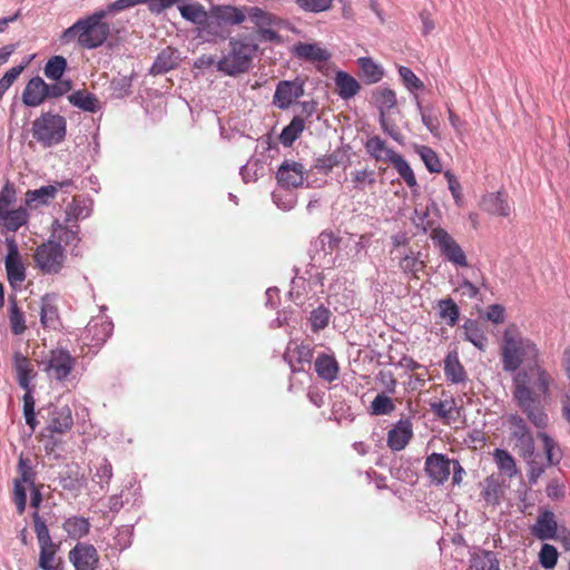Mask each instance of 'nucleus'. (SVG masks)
Listing matches in <instances>:
<instances>
[{
	"label": "nucleus",
	"mask_w": 570,
	"mask_h": 570,
	"mask_svg": "<svg viewBox=\"0 0 570 570\" xmlns=\"http://www.w3.org/2000/svg\"><path fill=\"white\" fill-rule=\"evenodd\" d=\"M539 350L529 338L521 335L517 325H509L502 336L501 363L507 373H514L512 397L520 411L537 429L544 430L549 416L541 396H550L553 377L537 364Z\"/></svg>",
	"instance_id": "f257e3e1"
},
{
	"label": "nucleus",
	"mask_w": 570,
	"mask_h": 570,
	"mask_svg": "<svg viewBox=\"0 0 570 570\" xmlns=\"http://www.w3.org/2000/svg\"><path fill=\"white\" fill-rule=\"evenodd\" d=\"M259 45L253 35L239 33L228 38V45L216 68L228 77L247 73L258 57Z\"/></svg>",
	"instance_id": "f03ea898"
},
{
	"label": "nucleus",
	"mask_w": 570,
	"mask_h": 570,
	"mask_svg": "<svg viewBox=\"0 0 570 570\" xmlns=\"http://www.w3.org/2000/svg\"><path fill=\"white\" fill-rule=\"evenodd\" d=\"M105 13L100 10L78 19L72 26L62 31L60 41L63 45L77 41L83 49L101 47L110 35V26L105 22Z\"/></svg>",
	"instance_id": "7ed1b4c3"
},
{
	"label": "nucleus",
	"mask_w": 570,
	"mask_h": 570,
	"mask_svg": "<svg viewBox=\"0 0 570 570\" xmlns=\"http://www.w3.org/2000/svg\"><path fill=\"white\" fill-rule=\"evenodd\" d=\"M246 18H248L253 23L257 37L256 40L259 42L282 45L284 40L278 30H294V28H291V22L288 20L283 19L282 17L261 7H246Z\"/></svg>",
	"instance_id": "20e7f679"
},
{
	"label": "nucleus",
	"mask_w": 570,
	"mask_h": 570,
	"mask_svg": "<svg viewBox=\"0 0 570 570\" xmlns=\"http://www.w3.org/2000/svg\"><path fill=\"white\" fill-rule=\"evenodd\" d=\"M31 134L43 148L57 146L66 138L67 120L52 111L42 112L32 121Z\"/></svg>",
	"instance_id": "39448f33"
},
{
	"label": "nucleus",
	"mask_w": 570,
	"mask_h": 570,
	"mask_svg": "<svg viewBox=\"0 0 570 570\" xmlns=\"http://www.w3.org/2000/svg\"><path fill=\"white\" fill-rule=\"evenodd\" d=\"M33 258L36 266L43 274L55 275L63 268L66 253L61 244L48 240L37 247Z\"/></svg>",
	"instance_id": "423d86ee"
},
{
	"label": "nucleus",
	"mask_w": 570,
	"mask_h": 570,
	"mask_svg": "<svg viewBox=\"0 0 570 570\" xmlns=\"http://www.w3.org/2000/svg\"><path fill=\"white\" fill-rule=\"evenodd\" d=\"M75 364L76 357L63 347L51 350L49 354L40 361V365L48 377L59 382L65 381L69 376Z\"/></svg>",
	"instance_id": "0eeeda50"
},
{
	"label": "nucleus",
	"mask_w": 570,
	"mask_h": 570,
	"mask_svg": "<svg viewBox=\"0 0 570 570\" xmlns=\"http://www.w3.org/2000/svg\"><path fill=\"white\" fill-rule=\"evenodd\" d=\"M510 430L511 439L514 441V446L523 459H530L534 455V438L528 426L527 420L519 414H510L507 419Z\"/></svg>",
	"instance_id": "6e6552de"
},
{
	"label": "nucleus",
	"mask_w": 570,
	"mask_h": 570,
	"mask_svg": "<svg viewBox=\"0 0 570 570\" xmlns=\"http://www.w3.org/2000/svg\"><path fill=\"white\" fill-rule=\"evenodd\" d=\"M431 239L440 249L445 261L455 266L464 267L468 265L466 256L455 239L443 228L438 227L431 232Z\"/></svg>",
	"instance_id": "1a4fd4ad"
},
{
	"label": "nucleus",
	"mask_w": 570,
	"mask_h": 570,
	"mask_svg": "<svg viewBox=\"0 0 570 570\" xmlns=\"http://www.w3.org/2000/svg\"><path fill=\"white\" fill-rule=\"evenodd\" d=\"M75 184L72 179L55 180L50 185L41 186L37 189H29L26 193L24 204L30 208H39L48 206L56 198L59 190L68 193L70 188H73Z\"/></svg>",
	"instance_id": "9d476101"
},
{
	"label": "nucleus",
	"mask_w": 570,
	"mask_h": 570,
	"mask_svg": "<svg viewBox=\"0 0 570 570\" xmlns=\"http://www.w3.org/2000/svg\"><path fill=\"white\" fill-rule=\"evenodd\" d=\"M7 255L4 257V267L9 284L16 288L26 281V266L22 262L14 237L6 238Z\"/></svg>",
	"instance_id": "9b49d317"
},
{
	"label": "nucleus",
	"mask_w": 570,
	"mask_h": 570,
	"mask_svg": "<svg viewBox=\"0 0 570 570\" xmlns=\"http://www.w3.org/2000/svg\"><path fill=\"white\" fill-rule=\"evenodd\" d=\"M68 559L76 570H97L100 558L92 544L77 542L69 551Z\"/></svg>",
	"instance_id": "f8f14e48"
},
{
	"label": "nucleus",
	"mask_w": 570,
	"mask_h": 570,
	"mask_svg": "<svg viewBox=\"0 0 570 570\" xmlns=\"http://www.w3.org/2000/svg\"><path fill=\"white\" fill-rule=\"evenodd\" d=\"M452 460L443 454L433 452L428 455L424 463V471L432 483L444 484L451 474Z\"/></svg>",
	"instance_id": "ddd939ff"
},
{
	"label": "nucleus",
	"mask_w": 570,
	"mask_h": 570,
	"mask_svg": "<svg viewBox=\"0 0 570 570\" xmlns=\"http://www.w3.org/2000/svg\"><path fill=\"white\" fill-rule=\"evenodd\" d=\"M229 30L222 24L215 13L209 10L206 19L197 27V38L203 42L217 43L229 38Z\"/></svg>",
	"instance_id": "4468645a"
},
{
	"label": "nucleus",
	"mask_w": 570,
	"mask_h": 570,
	"mask_svg": "<svg viewBox=\"0 0 570 570\" xmlns=\"http://www.w3.org/2000/svg\"><path fill=\"white\" fill-rule=\"evenodd\" d=\"M304 95V82L296 79L294 81L282 80L277 83L273 104L279 109H287L295 99L301 98Z\"/></svg>",
	"instance_id": "2eb2a0df"
},
{
	"label": "nucleus",
	"mask_w": 570,
	"mask_h": 570,
	"mask_svg": "<svg viewBox=\"0 0 570 570\" xmlns=\"http://www.w3.org/2000/svg\"><path fill=\"white\" fill-rule=\"evenodd\" d=\"M45 411L48 413V416H50L48 429L51 432L62 434L72 428L73 419L71 409L68 405L61 407L50 405L47 409H42L39 411L42 417H45Z\"/></svg>",
	"instance_id": "dca6fc26"
},
{
	"label": "nucleus",
	"mask_w": 570,
	"mask_h": 570,
	"mask_svg": "<svg viewBox=\"0 0 570 570\" xmlns=\"http://www.w3.org/2000/svg\"><path fill=\"white\" fill-rule=\"evenodd\" d=\"M530 531L532 535L542 541L560 540L556 515L550 510H544L539 513L535 523L530 528Z\"/></svg>",
	"instance_id": "f3484780"
},
{
	"label": "nucleus",
	"mask_w": 570,
	"mask_h": 570,
	"mask_svg": "<svg viewBox=\"0 0 570 570\" xmlns=\"http://www.w3.org/2000/svg\"><path fill=\"white\" fill-rule=\"evenodd\" d=\"M114 324L111 321L98 318L91 320L82 334V340L86 344L94 347L101 346L111 335Z\"/></svg>",
	"instance_id": "a211bd4d"
},
{
	"label": "nucleus",
	"mask_w": 570,
	"mask_h": 570,
	"mask_svg": "<svg viewBox=\"0 0 570 570\" xmlns=\"http://www.w3.org/2000/svg\"><path fill=\"white\" fill-rule=\"evenodd\" d=\"M413 438V424L411 419L399 420L387 433V446L392 451H402Z\"/></svg>",
	"instance_id": "6ab92c4d"
},
{
	"label": "nucleus",
	"mask_w": 570,
	"mask_h": 570,
	"mask_svg": "<svg viewBox=\"0 0 570 570\" xmlns=\"http://www.w3.org/2000/svg\"><path fill=\"white\" fill-rule=\"evenodd\" d=\"M276 178L283 188H297L304 181V166L297 161L285 160L279 166Z\"/></svg>",
	"instance_id": "aec40b11"
},
{
	"label": "nucleus",
	"mask_w": 570,
	"mask_h": 570,
	"mask_svg": "<svg viewBox=\"0 0 570 570\" xmlns=\"http://www.w3.org/2000/svg\"><path fill=\"white\" fill-rule=\"evenodd\" d=\"M291 51L294 57L308 62H326L331 58V53L317 42H297Z\"/></svg>",
	"instance_id": "412c9836"
},
{
	"label": "nucleus",
	"mask_w": 570,
	"mask_h": 570,
	"mask_svg": "<svg viewBox=\"0 0 570 570\" xmlns=\"http://www.w3.org/2000/svg\"><path fill=\"white\" fill-rule=\"evenodd\" d=\"M47 83L39 76L31 78L22 92V102L28 107H38L47 98L48 92L46 91Z\"/></svg>",
	"instance_id": "4be33fe9"
},
{
	"label": "nucleus",
	"mask_w": 570,
	"mask_h": 570,
	"mask_svg": "<svg viewBox=\"0 0 570 570\" xmlns=\"http://www.w3.org/2000/svg\"><path fill=\"white\" fill-rule=\"evenodd\" d=\"M210 10L226 28L227 26H239L246 20V6L239 8L232 4H219L212 7Z\"/></svg>",
	"instance_id": "5701e85b"
},
{
	"label": "nucleus",
	"mask_w": 570,
	"mask_h": 570,
	"mask_svg": "<svg viewBox=\"0 0 570 570\" xmlns=\"http://www.w3.org/2000/svg\"><path fill=\"white\" fill-rule=\"evenodd\" d=\"M179 61L180 58L178 50L171 47H167L157 55L153 66L149 69V73L153 76L165 75L168 71L176 69L179 65Z\"/></svg>",
	"instance_id": "b1692460"
},
{
	"label": "nucleus",
	"mask_w": 570,
	"mask_h": 570,
	"mask_svg": "<svg viewBox=\"0 0 570 570\" xmlns=\"http://www.w3.org/2000/svg\"><path fill=\"white\" fill-rule=\"evenodd\" d=\"M92 199L85 196H75L66 207V223L77 224L79 220L86 219L91 215Z\"/></svg>",
	"instance_id": "393cba45"
},
{
	"label": "nucleus",
	"mask_w": 570,
	"mask_h": 570,
	"mask_svg": "<svg viewBox=\"0 0 570 570\" xmlns=\"http://www.w3.org/2000/svg\"><path fill=\"white\" fill-rule=\"evenodd\" d=\"M481 207L483 210L508 217L511 213V207L508 202V195L502 191L490 193L482 198Z\"/></svg>",
	"instance_id": "a878e982"
},
{
	"label": "nucleus",
	"mask_w": 570,
	"mask_h": 570,
	"mask_svg": "<svg viewBox=\"0 0 570 570\" xmlns=\"http://www.w3.org/2000/svg\"><path fill=\"white\" fill-rule=\"evenodd\" d=\"M29 222V213L26 207L6 210L0 214V225L8 232L16 233Z\"/></svg>",
	"instance_id": "bb28decb"
},
{
	"label": "nucleus",
	"mask_w": 570,
	"mask_h": 570,
	"mask_svg": "<svg viewBox=\"0 0 570 570\" xmlns=\"http://www.w3.org/2000/svg\"><path fill=\"white\" fill-rule=\"evenodd\" d=\"M314 366L318 377L326 382L331 383L338 376V363L333 355L320 354L315 360Z\"/></svg>",
	"instance_id": "cd10ccee"
},
{
	"label": "nucleus",
	"mask_w": 570,
	"mask_h": 570,
	"mask_svg": "<svg viewBox=\"0 0 570 570\" xmlns=\"http://www.w3.org/2000/svg\"><path fill=\"white\" fill-rule=\"evenodd\" d=\"M40 322L43 327L56 330L60 325L58 307L55 297L46 294L41 298Z\"/></svg>",
	"instance_id": "c85d7f7f"
},
{
	"label": "nucleus",
	"mask_w": 570,
	"mask_h": 570,
	"mask_svg": "<svg viewBox=\"0 0 570 570\" xmlns=\"http://www.w3.org/2000/svg\"><path fill=\"white\" fill-rule=\"evenodd\" d=\"M68 101L82 111L97 112L101 108V104L95 94L87 90H76L68 96Z\"/></svg>",
	"instance_id": "c756f323"
},
{
	"label": "nucleus",
	"mask_w": 570,
	"mask_h": 570,
	"mask_svg": "<svg viewBox=\"0 0 570 570\" xmlns=\"http://www.w3.org/2000/svg\"><path fill=\"white\" fill-rule=\"evenodd\" d=\"M337 94L342 99H351L361 90L358 81L345 71H337L335 76Z\"/></svg>",
	"instance_id": "7c9ffc66"
},
{
	"label": "nucleus",
	"mask_w": 570,
	"mask_h": 570,
	"mask_svg": "<svg viewBox=\"0 0 570 570\" xmlns=\"http://www.w3.org/2000/svg\"><path fill=\"white\" fill-rule=\"evenodd\" d=\"M13 366L17 372L19 385L26 390V392L30 391V381L33 368L29 358L20 352H16L13 354Z\"/></svg>",
	"instance_id": "2f4dec72"
},
{
	"label": "nucleus",
	"mask_w": 570,
	"mask_h": 570,
	"mask_svg": "<svg viewBox=\"0 0 570 570\" xmlns=\"http://www.w3.org/2000/svg\"><path fill=\"white\" fill-rule=\"evenodd\" d=\"M90 527L89 519L78 515L67 518L62 524V529L67 532L68 537L75 540L86 537L90 531Z\"/></svg>",
	"instance_id": "473e14b6"
},
{
	"label": "nucleus",
	"mask_w": 570,
	"mask_h": 570,
	"mask_svg": "<svg viewBox=\"0 0 570 570\" xmlns=\"http://www.w3.org/2000/svg\"><path fill=\"white\" fill-rule=\"evenodd\" d=\"M366 153L377 161L392 163L394 150L386 147L385 141L379 136L368 138L365 142Z\"/></svg>",
	"instance_id": "72a5a7b5"
},
{
	"label": "nucleus",
	"mask_w": 570,
	"mask_h": 570,
	"mask_svg": "<svg viewBox=\"0 0 570 570\" xmlns=\"http://www.w3.org/2000/svg\"><path fill=\"white\" fill-rule=\"evenodd\" d=\"M464 340L472 343L480 351H484L488 344V338L484 331L479 323L473 320H466L463 324Z\"/></svg>",
	"instance_id": "f704fd0d"
},
{
	"label": "nucleus",
	"mask_w": 570,
	"mask_h": 570,
	"mask_svg": "<svg viewBox=\"0 0 570 570\" xmlns=\"http://www.w3.org/2000/svg\"><path fill=\"white\" fill-rule=\"evenodd\" d=\"M444 374L448 381L454 384L463 383L466 380L464 367L459 361L458 355L449 354L444 360Z\"/></svg>",
	"instance_id": "c9c22d12"
},
{
	"label": "nucleus",
	"mask_w": 570,
	"mask_h": 570,
	"mask_svg": "<svg viewBox=\"0 0 570 570\" xmlns=\"http://www.w3.org/2000/svg\"><path fill=\"white\" fill-rule=\"evenodd\" d=\"M305 128V121L301 116H295L292 121L285 126L279 135V140L284 147H291L301 136Z\"/></svg>",
	"instance_id": "e433bc0d"
},
{
	"label": "nucleus",
	"mask_w": 570,
	"mask_h": 570,
	"mask_svg": "<svg viewBox=\"0 0 570 570\" xmlns=\"http://www.w3.org/2000/svg\"><path fill=\"white\" fill-rule=\"evenodd\" d=\"M472 568L475 570H500L497 553L490 550H481L471 557Z\"/></svg>",
	"instance_id": "4c0bfd02"
},
{
	"label": "nucleus",
	"mask_w": 570,
	"mask_h": 570,
	"mask_svg": "<svg viewBox=\"0 0 570 570\" xmlns=\"http://www.w3.org/2000/svg\"><path fill=\"white\" fill-rule=\"evenodd\" d=\"M399 267L404 274L419 278V272L423 271L425 263L420 258V253L410 252L400 257Z\"/></svg>",
	"instance_id": "58836bf2"
},
{
	"label": "nucleus",
	"mask_w": 570,
	"mask_h": 570,
	"mask_svg": "<svg viewBox=\"0 0 570 570\" xmlns=\"http://www.w3.org/2000/svg\"><path fill=\"white\" fill-rule=\"evenodd\" d=\"M366 83L379 82L384 75L383 68L375 63L370 57H362L357 60Z\"/></svg>",
	"instance_id": "ea45409f"
},
{
	"label": "nucleus",
	"mask_w": 570,
	"mask_h": 570,
	"mask_svg": "<svg viewBox=\"0 0 570 570\" xmlns=\"http://www.w3.org/2000/svg\"><path fill=\"white\" fill-rule=\"evenodd\" d=\"M438 307L440 317L444 320L449 326L456 325L460 316V309L451 297L440 299L438 302Z\"/></svg>",
	"instance_id": "a19ab883"
},
{
	"label": "nucleus",
	"mask_w": 570,
	"mask_h": 570,
	"mask_svg": "<svg viewBox=\"0 0 570 570\" xmlns=\"http://www.w3.org/2000/svg\"><path fill=\"white\" fill-rule=\"evenodd\" d=\"M179 12L185 20L196 24L197 27L202 24L208 13L205 7L199 2L179 6Z\"/></svg>",
	"instance_id": "79ce46f5"
},
{
	"label": "nucleus",
	"mask_w": 570,
	"mask_h": 570,
	"mask_svg": "<svg viewBox=\"0 0 570 570\" xmlns=\"http://www.w3.org/2000/svg\"><path fill=\"white\" fill-rule=\"evenodd\" d=\"M392 165L400 175V177L405 181V184L410 187H416L417 181L415 175L409 165V163L399 154H392Z\"/></svg>",
	"instance_id": "37998d69"
},
{
	"label": "nucleus",
	"mask_w": 570,
	"mask_h": 570,
	"mask_svg": "<svg viewBox=\"0 0 570 570\" xmlns=\"http://www.w3.org/2000/svg\"><path fill=\"white\" fill-rule=\"evenodd\" d=\"M17 471L19 476L17 478L21 482L27 483L28 488H33L36 484L37 472L32 465V461L30 458L21 454L19 456Z\"/></svg>",
	"instance_id": "c03bdc74"
},
{
	"label": "nucleus",
	"mask_w": 570,
	"mask_h": 570,
	"mask_svg": "<svg viewBox=\"0 0 570 570\" xmlns=\"http://www.w3.org/2000/svg\"><path fill=\"white\" fill-rule=\"evenodd\" d=\"M415 153L420 156L430 173H441L442 166L440 158L431 147L417 145L415 146Z\"/></svg>",
	"instance_id": "a18cd8bd"
},
{
	"label": "nucleus",
	"mask_w": 570,
	"mask_h": 570,
	"mask_svg": "<svg viewBox=\"0 0 570 570\" xmlns=\"http://www.w3.org/2000/svg\"><path fill=\"white\" fill-rule=\"evenodd\" d=\"M9 322L11 332L14 335H21L26 331L24 315L19 308L14 297L9 299Z\"/></svg>",
	"instance_id": "49530a36"
},
{
	"label": "nucleus",
	"mask_w": 570,
	"mask_h": 570,
	"mask_svg": "<svg viewBox=\"0 0 570 570\" xmlns=\"http://www.w3.org/2000/svg\"><path fill=\"white\" fill-rule=\"evenodd\" d=\"M332 313L324 305L314 308L309 315V325L313 333H318L328 326Z\"/></svg>",
	"instance_id": "de8ad7c7"
},
{
	"label": "nucleus",
	"mask_w": 570,
	"mask_h": 570,
	"mask_svg": "<svg viewBox=\"0 0 570 570\" xmlns=\"http://www.w3.org/2000/svg\"><path fill=\"white\" fill-rule=\"evenodd\" d=\"M538 436L543 443L547 461L549 465H557L562 459V453L554 440L549 436L546 432H539Z\"/></svg>",
	"instance_id": "09e8293b"
},
{
	"label": "nucleus",
	"mask_w": 570,
	"mask_h": 570,
	"mask_svg": "<svg viewBox=\"0 0 570 570\" xmlns=\"http://www.w3.org/2000/svg\"><path fill=\"white\" fill-rule=\"evenodd\" d=\"M375 102L377 104L380 114L391 110L396 105V95L394 90L386 87H379L373 94Z\"/></svg>",
	"instance_id": "8fccbe9b"
},
{
	"label": "nucleus",
	"mask_w": 570,
	"mask_h": 570,
	"mask_svg": "<svg viewBox=\"0 0 570 570\" xmlns=\"http://www.w3.org/2000/svg\"><path fill=\"white\" fill-rule=\"evenodd\" d=\"M67 68V60L62 56L51 57L45 65L43 72L48 79L60 80Z\"/></svg>",
	"instance_id": "3c124183"
},
{
	"label": "nucleus",
	"mask_w": 570,
	"mask_h": 570,
	"mask_svg": "<svg viewBox=\"0 0 570 570\" xmlns=\"http://www.w3.org/2000/svg\"><path fill=\"white\" fill-rule=\"evenodd\" d=\"M482 498L488 504H499L502 495V488L500 483L492 476L484 480Z\"/></svg>",
	"instance_id": "603ef678"
},
{
	"label": "nucleus",
	"mask_w": 570,
	"mask_h": 570,
	"mask_svg": "<svg viewBox=\"0 0 570 570\" xmlns=\"http://www.w3.org/2000/svg\"><path fill=\"white\" fill-rule=\"evenodd\" d=\"M494 460L498 464L499 470L507 474L508 476L511 478L517 474L518 470L515 461L508 451L497 449L494 451Z\"/></svg>",
	"instance_id": "864d4df0"
},
{
	"label": "nucleus",
	"mask_w": 570,
	"mask_h": 570,
	"mask_svg": "<svg viewBox=\"0 0 570 570\" xmlns=\"http://www.w3.org/2000/svg\"><path fill=\"white\" fill-rule=\"evenodd\" d=\"M370 409L373 415H387L394 411L395 404L389 395L380 393L372 401Z\"/></svg>",
	"instance_id": "5fc2aeb1"
},
{
	"label": "nucleus",
	"mask_w": 570,
	"mask_h": 570,
	"mask_svg": "<svg viewBox=\"0 0 570 570\" xmlns=\"http://www.w3.org/2000/svg\"><path fill=\"white\" fill-rule=\"evenodd\" d=\"M32 57L26 58V60L16 67L10 68L0 79V100L7 90L12 86L19 75L23 71V69L29 65Z\"/></svg>",
	"instance_id": "6e6d98bb"
},
{
	"label": "nucleus",
	"mask_w": 570,
	"mask_h": 570,
	"mask_svg": "<svg viewBox=\"0 0 570 570\" xmlns=\"http://www.w3.org/2000/svg\"><path fill=\"white\" fill-rule=\"evenodd\" d=\"M340 243V238L332 232H322L313 246L316 250L323 252L324 255L331 254Z\"/></svg>",
	"instance_id": "4d7b16f0"
},
{
	"label": "nucleus",
	"mask_w": 570,
	"mask_h": 570,
	"mask_svg": "<svg viewBox=\"0 0 570 570\" xmlns=\"http://www.w3.org/2000/svg\"><path fill=\"white\" fill-rule=\"evenodd\" d=\"M27 483L18 479L13 480L12 502L19 515L23 514L27 507Z\"/></svg>",
	"instance_id": "13d9d810"
},
{
	"label": "nucleus",
	"mask_w": 570,
	"mask_h": 570,
	"mask_svg": "<svg viewBox=\"0 0 570 570\" xmlns=\"http://www.w3.org/2000/svg\"><path fill=\"white\" fill-rule=\"evenodd\" d=\"M33 529L39 544H51L52 539L46 521L41 518L38 511L32 513Z\"/></svg>",
	"instance_id": "bf43d9fd"
},
{
	"label": "nucleus",
	"mask_w": 570,
	"mask_h": 570,
	"mask_svg": "<svg viewBox=\"0 0 570 570\" xmlns=\"http://www.w3.org/2000/svg\"><path fill=\"white\" fill-rule=\"evenodd\" d=\"M23 416L26 420V424L30 428L31 432H35L38 420L36 417L35 412V399L31 394V391H27L23 395Z\"/></svg>",
	"instance_id": "052dcab7"
},
{
	"label": "nucleus",
	"mask_w": 570,
	"mask_h": 570,
	"mask_svg": "<svg viewBox=\"0 0 570 570\" xmlns=\"http://www.w3.org/2000/svg\"><path fill=\"white\" fill-rule=\"evenodd\" d=\"M559 552L557 548L549 543H543L539 552L540 564L544 569H552L558 562Z\"/></svg>",
	"instance_id": "680f3d73"
},
{
	"label": "nucleus",
	"mask_w": 570,
	"mask_h": 570,
	"mask_svg": "<svg viewBox=\"0 0 570 570\" xmlns=\"http://www.w3.org/2000/svg\"><path fill=\"white\" fill-rule=\"evenodd\" d=\"M40 553H39V567L42 570H49V568L56 567V546L53 542L51 544H39Z\"/></svg>",
	"instance_id": "e2e57ef3"
},
{
	"label": "nucleus",
	"mask_w": 570,
	"mask_h": 570,
	"mask_svg": "<svg viewBox=\"0 0 570 570\" xmlns=\"http://www.w3.org/2000/svg\"><path fill=\"white\" fill-rule=\"evenodd\" d=\"M376 181L374 170L363 169L352 173L353 187L363 190L365 185H374Z\"/></svg>",
	"instance_id": "0e129e2a"
},
{
	"label": "nucleus",
	"mask_w": 570,
	"mask_h": 570,
	"mask_svg": "<svg viewBox=\"0 0 570 570\" xmlns=\"http://www.w3.org/2000/svg\"><path fill=\"white\" fill-rule=\"evenodd\" d=\"M334 0H296V4L305 12L318 13L328 10Z\"/></svg>",
	"instance_id": "69168bd1"
},
{
	"label": "nucleus",
	"mask_w": 570,
	"mask_h": 570,
	"mask_svg": "<svg viewBox=\"0 0 570 570\" xmlns=\"http://www.w3.org/2000/svg\"><path fill=\"white\" fill-rule=\"evenodd\" d=\"M430 406L433 414L443 421L448 420L451 413L456 410V404L453 399L433 402Z\"/></svg>",
	"instance_id": "338daca9"
},
{
	"label": "nucleus",
	"mask_w": 570,
	"mask_h": 570,
	"mask_svg": "<svg viewBox=\"0 0 570 570\" xmlns=\"http://www.w3.org/2000/svg\"><path fill=\"white\" fill-rule=\"evenodd\" d=\"M17 200V191L13 184L9 181L0 190V214L10 210Z\"/></svg>",
	"instance_id": "774afa93"
}]
</instances>
